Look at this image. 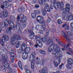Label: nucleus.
<instances>
[{
    "label": "nucleus",
    "mask_w": 73,
    "mask_h": 73,
    "mask_svg": "<svg viewBox=\"0 0 73 73\" xmlns=\"http://www.w3.org/2000/svg\"><path fill=\"white\" fill-rule=\"evenodd\" d=\"M35 8H39V7H40V6L38 5H35Z\"/></svg>",
    "instance_id": "obj_46"
},
{
    "label": "nucleus",
    "mask_w": 73,
    "mask_h": 73,
    "mask_svg": "<svg viewBox=\"0 0 73 73\" xmlns=\"http://www.w3.org/2000/svg\"><path fill=\"white\" fill-rule=\"evenodd\" d=\"M46 11H47L48 12H49L50 11V9H47V10Z\"/></svg>",
    "instance_id": "obj_56"
},
{
    "label": "nucleus",
    "mask_w": 73,
    "mask_h": 73,
    "mask_svg": "<svg viewBox=\"0 0 73 73\" xmlns=\"http://www.w3.org/2000/svg\"><path fill=\"white\" fill-rule=\"evenodd\" d=\"M62 35L63 36H64V37H65V38H66V40L69 42V41H70V39H69L68 38L66 37V35H65V32L64 31H62Z\"/></svg>",
    "instance_id": "obj_24"
},
{
    "label": "nucleus",
    "mask_w": 73,
    "mask_h": 73,
    "mask_svg": "<svg viewBox=\"0 0 73 73\" xmlns=\"http://www.w3.org/2000/svg\"><path fill=\"white\" fill-rule=\"evenodd\" d=\"M9 40V37L7 35H5L2 37V39H0V43H1L2 46H5V44H4V42H5V40L8 41Z\"/></svg>",
    "instance_id": "obj_8"
},
{
    "label": "nucleus",
    "mask_w": 73,
    "mask_h": 73,
    "mask_svg": "<svg viewBox=\"0 0 73 73\" xmlns=\"http://www.w3.org/2000/svg\"><path fill=\"white\" fill-rule=\"evenodd\" d=\"M26 73H31V71L29 70H25Z\"/></svg>",
    "instance_id": "obj_45"
},
{
    "label": "nucleus",
    "mask_w": 73,
    "mask_h": 73,
    "mask_svg": "<svg viewBox=\"0 0 73 73\" xmlns=\"http://www.w3.org/2000/svg\"><path fill=\"white\" fill-rule=\"evenodd\" d=\"M53 48H55L54 50V51H53L52 52V54L53 55H55V57L57 58L60 57V55L62 53V52L60 51V48L58 47V44L54 45L52 44L48 48V51L49 52H52Z\"/></svg>",
    "instance_id": "obj_1"
},
{
    "label": "nucleus",
    "mask_w": 73,
    "mask_h": 73,
    "mask_svg": "<svg viewBox=\"0 0 73 73\" xmlns=\"http://www.w3.org/2000/svg\"><path fill=\"white\" fill-rule=\"evenodd\" d=\"M33 2L34 3H37V0H33Z\"/></svg>",
    "instance_id": "obj_50"
},
{
    "label": "nucleus",
    "mask_w": 73,
    "mask_h": 73,
    "mask_svg": "<svg viewBox=\"0 0 73 73\" xmlns=\"http://www.w3.org/2000/svg\"><path fill=\"white\" fill-rule=\"evenodd\" d=\"M70 25L72 28H73V22H72L70 23Z\"/></svg>",
    "instance_id": "obj_47"
},
{
    "label": "nucleus",
    "mask_w": 73,
    "mask_h": 73,
    "mask_svg": "<svg viewBox=\"0 0 73 73\" xmlns=\"http://www.w3.org/2000/svg\"><path fill=\"white\" fill-rule=\"evenodd\" d=\"M38 52L40 53H41H41H42V51L41 50H38Z\"/></svg>",
    "instance_id": "obj_51"
},
{
    "label": "nucleus",
    "mask_w": 73,
    "mask_h": 73,
    "mask_svg": "<svg viewBox=\"0 0 73 73\" xmlns=\"http://www.w3.org/2000/svg\"><path fill=\"white\" fill-rule=\"evenodd\" d=\"M34 12L35 14H37V15H40V11H39L35 10H34Z\"/></svg>",
    "instance_id": "obj_32"
},
{
    "label": "nucleus",
    "mask_w": 73,
    "mask_h": 73,
    "mask_svg": "<svg viewBox=\"0 0 73 73\" xmlns=\"http://www.w3.org/2000/svg\"><path fill=\"white\" fill-rule=\"evenodd\" d=\"M18 31L19 32V33H21V29L19 28V29Z\"/></svg>",
    "instance_id": "obj_53"
},
{
    "label": "nucleus",
    "mask_w": 73,
    "mask_h": 73,
    "mask_svg": "<svg viewBox=\"0 0 73 73\" xmlns=\"http://www.w3.org/2000/svg\"><path fill=\"white\" fill-rule=\"evenodd\" d=\"M49 31L48 32H47L46 33V36H49Z\"/></svg>",
    "instance_id": "obj_49"
},
{
    "label": "nucleus",
    "mask_w": 73,
    "mask_h": 73,
    "mask_svg": "<svg viewBox=\"0 0 73 73\" xmlns=\"http://www.w3.org/2000/svg\"><path fill=\"white\" fill-rule=\"evenodd\" d=\"M67 54H69V55H71V54H70L68 52H66Z\"/></svg>",
    "instance_id": "obj_58"
},
{
    "label": "nucleus",
    "mask_w": 73,
    "mask_h": 73,
    "mask_svg": "<svg viewBox=\"0 0 73 73\" xmlns=\"http://www.w3.org/2000/svg\"><path fill=\"white\" fill-rule=\"evenodd\" d=\"M57 21L59 24H61L62 23V21H61V20L60 19H58Z\"/></svg>",
    "instance_id": "obj_40"
},
{
    "label": "nucleus",
    "mask_w": 73,
    "mask_h": 73,
    "mask_svg": "<svg viewBox=\"0 0 73 73\" xmlns=\"http://www.w3.org/2000/svg\"><path fill=\"white\" fill-rule=\"evenodd\" d=\"M11 30H12V28L11 27H9L8 29H7L6 31V33L9 35H12V32H11Z\"/></svg>",
    "instance_id": "obj_22"
},
{
    "label": "nucleus",
    "mask_w": 73,
    "mask_h": 73,
    "mask_svg": "<svg viewBox=\"0 0 73 73\" xmlns=\"http://www.w3.org/2000/svg\"><path fill=\"white\" fill-rule=\"evenodd\" d=\"M62 27L63 28H65L66 30H68L69 27L66 24H65L62 25Z\"/></svg>",
    "instance_id": "obj_26"
},
{
    "label": "nucleus",
    "mask_w": 73,
    "mask_h": 73,
    "mask_svg": "<svg viewBox=\"0 0 73 73\" xmlns=\"http://www.w3.org/2000/svg\"><path fill=\"white\" fill-rule=\"evenodd\" d=\"M21 19H22L23 20H24L25 21H27V17H26L24 16V15H23V16L22 17H21Z\"/></svg>",
    "instance_id": "obj_37"
},
{
    "label": "nucleus",
    "mask_w": 73,
    "mask_h": 73,
    "mask_svg": "<svg viewBox=\"0 0 73 73\" xmlns=\"http://www.w3.org/2000/svg\"><path fill=\"white\" fill-rule=\"evenodd\" d=\"M46 25L45 24H44L43 25V26H41L37 25L35 26V28L37 30H38L39 29H42V28H43V27H45Z\"/></svg>",
    "instance_id": "obj_16"
},
{
    "label": "nucleus",
    "mask_w": 73,
    "mask_h": 73,
    "mask_svg": "<svg viewBox=\"0 0 73 73\" xmlns=\"http://www.w3.org/2000/svg\"><path fill=\"white\" fill-rule=\"evenodd\" d=\"M52 4L51 5V9H53V6L54 5L52 4Z\"/></svg>",
    "instance_id": "obj_48"
},
{
    "label": "nucleus",
    "mask_w": 73,
    "mask_h": 73,
    "mask_svg": "<svg viewBox=\"0 0 73 73\" xmlns=\"http://www.w3.org/2000/svg\"><path fill=\"white\" fill-rule=\"evenodd\" d=\"M36 21H37L38 22V23H41L42 24H43L45 23V22L44 21L43 18L42 17L40 16H38L36 18Z\"/></svg>",
    "instance_id": "obj_15"
},
{
    "label": "nucleus",
    "mask_w": 73,
    "mask_h": 73,
    "mask_svg": "<svg viewBox=\"0 0 73 73\" xmlns=\"http://www.w3.org/2000/svg\"><path fill=\"white\" fill-rule=\"evenodd\" d=\"M62 66L61 65L59 66V68L60 69H61V68H62Z\"/></svg>",
    "instance_id": "obj_59"
},
{
    "label": "nucleus",
    "mask_w": 73,
    "mask_h": 73,
    "mask_svg": "<svg viewBox=\"0 0 73 73\" xmlns=\"http://www.w3.org/2000/svg\"><path fill=\"white\" fill-rule=\"evenodd\" d=\"M61 65L62 66L63 65H64V64H62Z\"/></svg>",
    "instance_id": "obj_64"
},
{
    "label": "nucleus",
    "mask_w": 73,
    "mask_h": 73,
    "mask_svg": "<svg viewBox=\"0 0 73 73\" xmlns=\"http://www.w3.org/2000/svg\"><path fill=\"white\" fill-rule=\"evenodd\" d=\"M47 44H50V43H52V40L48 39V41H47Z\"/></svg>",
    "instance_id": "obj_39"
},
{
    "label": "nucleus",
    "mask_w": 73,
    "mask_h": 73,
    "mask_svg": "<svg viewBox=\"0 0 73 73\" xmlns=\"http://www.w3.org/2000/svg\"><path fill=\"white\" fill-rule=\"evenodd\" d=\"M26 27V25L24 24H22L21 25L20 27L21 28H22V29H24V28H25V27Z\"/></svg>",
    "instance_id": "obj_35"
},
{
    "label": "nucleus",
    "mask_w": 73,
    "mask_h": 73,
    "mask_svg": "<svg viewBox=\"0 0 73 73\" xmlns=\"http://www.w3.org/2000/svg\"><path fill=\"white\" fill-rule=\"evenodd\" d=\"M24 16V15L23 14H21L18 15L17 18V21H20V18H21V17H23Z\"/></svg>",
    "instance_id": "obj_29"
},
{
    "label": "nucleus",
    "mask_w": 73,
    "mask_h": 73,
    "mask_svg": "<svg viewBox=\"0 0 73 73\" xmlns=\"http://www.w3.org/2000/svg\"><path fill=\"white\" fill-rule=\"evenodd\" d=\"M61 60L59 59H56L54 62V66L55 67H57L60 64Z\"/></svg>",
    "instance_id": "obj_14"
},
{
    "label": "nucleus",
    "mask_w": 73,
    "mask_h": 73,
    "mask_svg": "<svg viewBox=\"0 0 73 73\" xmlns=\"http://www.w3.org/2000/svg\"><path fill=\"white\" fill-rule=\"evenodd\" d=\"M8 15V14L7 11H2L0 13V17L2 18L3 17H7Z\"/></svg>",
    "instance_id": "obj_13"
},
{
    "label": "nucleus",
    "mask_w": 73,
    "mask_h": 73,
    "mask_svg": "<svg viewBox=\"0 0 73 73\" xmlns=\"http://www.w3.org/2000/svg\"><path fill=\"white\" fill-rule=\"evenodd\" d=\"M7 23L12 28H14L15 25H14L13 22L12 21H8L7 19H5V22L1 23L2 28H5V27H6L8 25V24H7Z\"/></svg>",
    "instance_id": "obj_3"
},
{
    "label": "nucleus",
    "mask_w": 73,
    "mask_h": 73,
    "mask_svg": "<svg viewBox=\"0 0 73 73\" xmlns=\"http://www.w3.org/2000/svg\"><path fill=\"white\" fill-rule=\"evenodd\" d=\"M50 21H51V20L50 19V18H49L47 20V22L48 23H50Z\"/></svg>",
    "instance_id": "obj_43"
},
{
    "label": "nucleus",
    "mask_w": 73,
    "mask_h": 73,
    "mask_svg": "<svg viewBox=\"0 0 73 73\" xmlns=\"http://www.w3.org/2000/svg\"><path fill=\"white\" fill-rule=\"evenodd\" d=\"M38 43L39 44H36L35 45V46L36 48H37L38 46L40 47V48L42 47V43H41V41H39Z\"/></svg>",
    "instance_id": "obj_20"
},
{
    "label": "nucleus",
    "mask_w": 73,
    "mask_h": 73,
    "mask_svg": "<svg viewBox=\"0 0 73 73\" xmlns=\"http://www.w3.org/2000/svg\"><path fill=\"white\" fill-rule=\"evenodd\" d=\"M42 13L43 16H45V15H46V13H45V12L44 11H42Z\"/></svg>",
    "instance_id": "obj_41"
},
{
    "label": "nucleus",
    "mask_w": 73,
    "mask_h": 73,
    "mask_svg": "<svg viewBox=\"0 0 73 73\" xmlns=\"http://www.w3.org/2000/svg\"><path fill=\"white\" fill-rule=\"evenodd\" d=\"M39 62H40L39 61H38V62H37V64H39L40 63H39Z\"/></svg>",
    "instance_id": "obj_61"
},
{
    "label": "nucleus",
    "mask_w": 73,
    "mask_h": 73,
    "mask_svg": "<svg viewBox=\"0 0 73 73\" xmlns=\"http://www.w3.org/2000/svg\"><path fill=\"white\" fill-rule=\"evenodd\" d=\"M29 57L30 58H31V57H32L33 58V59L31 60V68L33 69H34V62H35V61H36V53L35 52H33V53H32V55L29 56Z\"/></svg>",
    "instance_id": "obj_6"
},
{
    "label": "nucleus",
    "mask_w": 73,
    "mask_h": 73,
    "mask_svg": "<svg viewBox=\"0 0 73 73\" xmlns=\"http://www.w3.org/2000/svg\"><path fill=\"white\" fill-rule=\"evenodd\" d=\"M3 65L6 68H9V64L7 62H3Z\"/></svg>",
    "instance_id": "obj_23"
},
{
    "label": "nucleus",
    "mask_w": 73,
    "mask_h": 73,
    "mask_svg": "<svg viewBox=\"0 0 73 73\" xmlns=\"http://www.w3.org/2000/svg\"><path fill=\"white\" fill-rule=\"evenodd\" d=\"M41 54H45V52L44 51H42V53H41Z\"/></svg>",
    "instance_id": "obj_52"
},
{
    "label": "nucleus",
    "mask_w": 73,
    "mask_h": 73,
    "mask_svg": "<svg viewBox=\"0 0 73 73\" xmlns=\"http://www.w3.org/2000/svg\"><path fill=\"white\" fill-rule=\"evenodd\" d=\"M68 36H71L72 35V32L70 31H68L67 32Z\"/></svg>",
    "instance_id": "obj_36"
},
{
    "label": "nucleus",
    "mask_w": 73,
    "mask_h": 73,
    "mask_svg": "<svg viewBox=\"0 0 73 73\" xmlns=\"http://www.w3.org/2000/svg\"><path fill=\"white\" fill-rule=\"evenodd\" d=\"M20 22L21 23H25V22H26V21H25L24 19H23V18H21V20L20 21Z\"/></svg>",
    "instance_id": "obj_38"
},
{
    "label": "nucleus",
    "mask_w": 73,
    "mask_h": 73,
    "mask_svg": "<svg viewBox=\"0 0 73 73\" xmlns=\"http://www.w3.org/2000/svg\"><path fill=\"white\" fill-rule=\"evenodd\" d=\"M2 31V29H1V28L0 27V32H1V31Z\"/></svg>",
    "instance_id": "obj_60"
},
{
    "label": "nucleus",
    "mask_w": 73,
    "mask_h": 73,
    "mask_svg": "<svg viewBox=\"0 0 73 73\" xmlns=\"http://www.w3.org/2000/svg\"><path fill=\"white\" fill-rule=\"evenodd\" d=\"M1 60L2 61L4 60L8 61V57L7 55L2 56L1 57Z\"/></svg>",
    "instance_id": "obj_17"
},
{
    "label": "nucleus",
    "mask_w": 73,
    "mask_h": 73,
    "mask_svg": "<svg viewBox=\"0 0 73 73\" xmlns=\"http://www.w3.org/2000/svg\"><path fill=\"white\" fill-rule=\"evenodd\" d=\"M10 54L11 55V62H14L15 61H14L15 60V58H14V57H15L16 56L14 55V54L12 52Z\"/></svg>",
    "instance_id": "obj_19"
},
{
    "label": "nucleus",
    "mask_w": 73,
    "mask_h": 73,
    "mask_svg": "<svg viewBox=\"0 0 73 73\" xmlns=\"http://www.w3.org/2000/svg\"><path fill=\"white\" fill-rule=\"evenodd\" d=\"M35 40H36V42L37 43H38L39 41H41V40L42 41L44 42H45L46 41V39L45 38V37H44L41 39V38L38 37V36H36Z\"/></svg>",
    "instance_id": "obj_10"
},
{
    "label": "nucleus",
    "mask_w": 73,
    "mask_h": 73,
    "mask_svg": "<svg viewBox=\"0 0 73 73\" xmlns=\"http://www.w3.org/2000/svg\"><path fill=\"white\" fill-rule=\"evenodd\" d=\"M50 0H47V1H49ZM38 1L40 4H41L42 5H44L45 4V2L46 1H47V0H38Z\"/></svg>",
    "instance_id": "obj_21"
},
{
    "label": "nucleus",
    "mask_w": 73,
    "mask_h": 73,
    "mask_svg": "<svg viewBox=\"0 0 73 73\" xmlns=\"http://www.w3.org/2000/svg\"><path fill=\"white\" fill-rule=\"evenodd\" d=\"M5 2H4L1 5V7L2 9L5 8H8L9 6L8 2H11L12 0H5Z\"/></svg>",
    "instance_id": "obj_7"
},
{
    "label": "nucleus",
    "mask_w": 73,
    "mask_h": 73,
    "mask_svg": "<svg viewBox=\"0 0 73 73\" xmlns=\"http://www.w3.org/2000/svg\"><path fill=\"white\" fill-rule=\"evenodd\" d=\"M22 9H23V8H19V12H23V10Z\"/></svg>",
    "instance_id": "obj_42"
},
{
    "label": "nucleus",
    "mask_w": 73,
    "mask_h": 73,
    "mask_svg": "<svg viewBox=\"0 0 73 73\" xmlns=\"http://www.w3.org/2000/svg\"><path fill=\"white\" fill-rule=\"evenodd\" d=\"M64 48L66 50H68L69 51L71 52L72 53H73V51L70 48H69V49H68L66 46H64Z\"/></svg>",
    "instance_id": "obj_31"
},
{
    "label": "nucleus",
    "mask_w": 73,
    "mask_h": 73,
    "mask_svg": "<svg viewBox=\"0 0 73 73\" xmlns=\"http://www.w3.org/2000/svg\"><path fill=\"white\" fill-rule=\"evenodd\" d=\"M59 17V15H56L55 16V17H56V18H58Z\"/></svg>",
    "instance_id": "obj_54"
},
{
    "label": "nucleus",
    "mask_w": 73,
    "mask_h": 73,
    "mask_svg": "<svg viewBox=\"0 0 73 73\" xmlns=\"http://www.w3.org/2000/svg\"><path fill=\"white\" fill-rule=\"evenodd\" d=\"M65 10H64V11L66 12H69L70 11V4L69 3L66 4V9Z\"/></svg>",
    "instance_id": "obj_18"
},
{
    "label": "nucleus",
    "mask_w": 73,
    "mask_h": 73,
    "mask_svg": "<svg viewBox=\"0 0 73 73\" xmlns=\"http://www.w3.org/2000/svg\"><path fill=\"white\" fill-rule=\"evenodd\" d=\"M14 38L13 37H12L11 39V42L12 45H15L16 43V42L15 39L18 40H21V37L19 35L16 34H15L14 35Z\"/></svg>",
    "instance_id": "obj_4"
},
{
    "label": "nucleus",
    "mask_w": 73,
    "mask_h": 73,
    "mask_svg": "<svg viewBox=\"0 0 73 73\" xmlns=\"http://www.w3.org/2000/svg\"><path fill=\"white\" fill-rule=\"evenodd\" d=\"M62 9H61V10H62V11H63V19L64 20H68V15L66 14V11H64V10H65V8H63Z\"/></svg>",
    "instance_id": "obj_9"
},
{
    "label": "nucleus",
    "mask_w": 73,
    "mask_h": 73,
    "mask_svg": "<svg viewBox=\"0 0 73 73\" xmlns=\"http://www.w3.org/2000/svg\"><path fill=\"white\" fill-rule=\"evenodd\" d=\"M31 16L32 18L34 19L36 17V14L35 13H33L31 14Z\"/></svg>",
    "instance_id": "obj_30"
},
{
    "label": "nucleus",
    "mask_w": 73,
    "mask_h": 73,
    "mask_svg": "<svg viewBox=\"0 0 73 73\" xmlns=\"http://www.w3.org/2000/svg\"><path fill=\"white\" fill-rule=\"evenodd\" d=\"M27 44H23L22 46V50L19 49L17 51V52L19 54H21V53H22V52L24 51V50H25V48H27Z\"/></svg>",
    "instance_id": "obj_12"
},
{
    "label": "nucleus",
    "mask_w": 73,
    "mask_h": 73,
    "mask_svg": "<svg viewBox=\"0 0 73 73\" xmlns=\"http://www.w3.org/2000/svg\"><path fill=\"white\" fill-rule=\"evenodd\" d=\"M42 64H44V61H43L42 62Z\"/></svg>",
    "instance_id": "obj_63"
},
{
    "label": "nucleus",
    "mask_w": 73,
    "mask_h": 73,
    "mask_svg": "<svg viewBox=\"0 0 73 73\" xmlns=\"http://www.w3.org/2000/svg\"><path fill=\"white\" fill-rule=\"evenodd\" d=\"M29 33H32L31 34L30 36V38H33L34 37V33L31 30H29Z\"/></svg>",
    "instance_id": "obj_25"
},
{
    "label": "nucleus",
    "mask_w": 73,
    "mask_h": 73,
    "mask_svg": "<svg viewBox=\"0 0 73 73\" xmlns=\"http://www.w3.org/2000/svg\"><path fill=\"white\" fill-rule=\"evenodd\" d=\"M10 19L11 20H16V17L15 16H11L10 17Z\"/></svg>",
    "instance_id": "obj_33"
},
{
    "label": "nucleus",
    "mask_w": 73,
    "mask_h": 73,
    "mask_svg": "<svg viewBox=\"0 0 73 73\" xmlns=\"http://www.w3.org/2000/svg\"><path fill=\"white\" fill-rule=\"evenodd\" d=\"M39 33H40L41 34H42L43 33L42 32V31L41 30L39 31Z\"/></svg>",
    "instance_id": "obj_55"
},
{
    "label": "nucleus",
    "mask_w": 73,
    "mask_h": 73,
    "mask_svg": "<svg viewBox=\"0 0 73 73\" xmlns=\"http://www.w3.org/2000/svg\"><path fill=\"white\" fill-rule=\"evenodd\" d=\"M18 65L20 68V69L21 70H23V67L22 66V64L21 63V62L20 61H19L18 62Z\"/></svg>",
    "instance_id": "obj_27"
},
{
    "label": "nucleus",
    "mask_w": 73,
    "mask_h": 73,
    "mask_svg": "<svg viewBox=\"0 0 73 73\" xmlns=\"http://www.w3.org/2000/svg\"><path fill=\"white\" fill-rule=\"evenodd\" d=\"M16 26H17V27H18V26H20V24L18 23V24H17Z\"/></svg>",
    "instance_id": "obj_57"
},
{
    "label": "nucleus",
    "mask_w": 73,
    "mask_h": 73,
    "mask_svg": "<svg viewBox=\"0 0 73 73\" xmlns=\"http://www.w3.org/2000/svg\"><path fill=\"white\" fill-rule=\"evenodd\" d=\"M72 16L73 15H71L68 17V20H72Z\"/></svg>",
    "instance_id": "obj_34"
},
{
    "label": "nucleus",
    "mask_w": 73,
    "mask_h": 73,
    "mask_svg": "<svg viewBox=\"0 0 73 73\" xmlns=\"http://www.w3.org/2000/svg\"><path fill=\"white\" fill-rule=\"evenodd\" d=\"M67 47H69V44H67Z\"/></svg>",
    "instance_id": "obj_62"
},
{
    "label": "nucleus",
    "mask_w": 73,
    "mask_h": 73,
    "mask_svg": "<svg viewBox=\"0 0 73 73\" xmlns=\"http://www.w3.org/2000/svg\"><path fill=\"white\" fill-rule=\"evenodd\" d=\"M51 2L52 4H54L55 9H57L58 8H60V9H62L63 7H64V4L62 2H61L60 3L59 2H57V0H51Z\"/></svg>",
    "instance_id": "obj_2"
},
{
    "label": "nucleus",
    "mask_w": 73,
    "mask_h": 73,
    "mask_svg": "<svg viewBox=\"0 0 73 73\" xmlns=\"http://www.w3.org/2000/svg\"><path fill=\"white\" fill-rule=\"evenodd\" d=\"M68 64H67L66 68L68 69H71V68L70 67V66H68V65H72L73 64V61L72 59L71 58H69L68 59L67 61Z\"/></svg>",
    "instance_id": "obj_11"
},
{
    "label": "nucleus",
    "mask_w": 73,
    "mask_h": 73,
    "mask_svg": "<svg viewBox=\"0 0 73 73\" xmlns=\"http://www.w3.org/2000/svg\"><path fill=\"white\" fill-rule=\"evenodd\" d=\"M31 49L30 47H27L25 48L24 52L22 55V58L23 60H27L28 58V53L29 52Z\"/></svg>",
    "instance_id": "obj_5"
},
{
    "label": "nucleus",
    "mask_w": 73,
    "mask_h": 73,
    "mask_svg": "<svg viewBox=\"0 0 73 73\" xmlns=\"http://www.w3.org/2000/svg\"><path fill=\"white\" fill-rule=\"evenodd\" d=\"M16 46L17 48H19V46H20V45H19V43H18L16 44Z\"/></svg>",
    "instance_id": "obj_44"
},
{
    "label": "nucleus",
    "mask_w": 73,
    "mask_h": 73,
    "mask_svg": "<svg viewBox=\"0 0 73 73\" xmlns=\"http://www.w3.org/2000/svg\"><path fill=\"white\" fill-rule=\"evenodd\" d=\"M49 5L48 3H46L45 4V6L44 7V10L45 11H46V10L48 8H49Z\"/></svg>",
    "instance_id": "obj_28"
}]
</instances>
